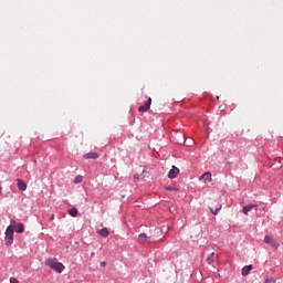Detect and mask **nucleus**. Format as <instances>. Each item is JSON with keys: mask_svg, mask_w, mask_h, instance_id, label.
Returning <instances> with one entry per match:
<instances>
[{"mask_svg": "<svg viewBox=\"0 0 283 283\" xmlns=\"http://www.w3.org/2000/svg\"><path fill=\"white\" fill-rule=\"evenodd\" d=\"M151 240L150 237H147V233H140L138 235V242H149Z\"/></svg>", "mask_w": 283, "mask_h": 283, "instance_id": "obj_10", "label": "nucleus"}, {"mask_svg": "<svg viewBox=\"0 0 283 283\" xmlns=\"http://www.w3.org/2000/svg\"><path fill=\"white\" fill-rule=\"evenodd\" d=\"M222 209V206H220L217 209L210 208V211L213 216H218V213H220V210Z\"/></svg>", "mask_w": 283, "mask_h": 283, "instance_id": "obj_15", "label": "nucleus"}, {"mask_svg": "<svg viewBox=\"0 0 283 283\" xmlns=\"http://www.w3.org/2000/svg\"><path fill=\"white\" fill-rule=\"evenodd\" d=\"M81 182H83V177H82V176H77V177L74 179V184H75V185H78V184H81Z\"/></svg>", "mask_w": 283, "mask_h": 283, "instance_id": "obj_17", "label": "nucleus"}, {"mask_svg": "<svg viewBox=\"0 0 283 283\" xmlns=\"http://www.w3.org/2000/svg\"><path fill=\"white\" fill-rule=\"evenodd\" d=\"M255 207H259L258 203L244 206L242 208V213H244V216H249V212L253 211V209H255Z\"/></svg>", "mask_w": 283, "mask_h": 283, "instance_id": "obj_6", "label": "nucleus"}, {"mask_svg": "<svg viewBox=\"0 0 283 283\" xmlns=\"http://www.w3.org/2000/svg\"><path fill=\"white\" fill-rule=\"evenodd\" d=\"M44 264L52 269V271H55V273H63V271H65V265L56 259L49 258L44 261Z\"/></svg>", "mask_w": 283, "mask_h": 283, "instance_id": "obj_1", "label": "nucleus"}, {"mask_svg": "<svg viewBox=\"0 0 283 283\" xmlns=\"http://www.w3.org/2000/svg\"><path fill=\"white\" fill-rule=\"evenodd\" d=\"M161 230H163V231H169V228H165V227H164Z\"/></svg>", "mask_w": 283, "mask_h": 283, "instance_id": "obj_22", "label": "nucleus"}, {"mask_svg": "<svg viewBox=\"0 0 283 283\" xmlns=\"http://www.w3.org/2000/svg\"><path fill=\"white\" fill-rule=\"evenodd\" d=\"M69 214H71L72 218H76V216H78V209L76 208L70 209Z\"/></svg>", "mask_w": 283, "mask_h": 283, "instance_id": "obj_14", "label": "nucleus"}, {"mask_svg": "<svg viewBox=\"0 0 283 283\" xmlns=\"http://www.w3.org/2000/svg\"><path fill=\"white\" fill-rule=\"evenodd\" d=\"M150 107H151V97H149L144 105L138 107V112H142V113L149 112Z\"/></svg>", "mask_w": 283, "mask_h": 283, "instance_id": "obj_5", "label": "nucleus"}, {"mask_svg": "<svg viewBox=\"0 0 283 283\" xmlns=\"http://www.w3.org/2000/svg\"><path fill=\"white\" fill-rule=\"evenodd\" d=\"M166 191H178V188L171 187V186H167Z\"/></svg>", "mask_w": 283, "mask_h": 283, "instance_id": "obj_18", "label": "nucleus"}, {"mask_svg": "<svg viewBox=\"0 0 283 283\" xmlns=\"http://www.w3.org/2000/svg\"><path fill=\"white\" fill-rule=\"evenodd\" d=\"M265 244H270V247H273L275 250L280 249V243L271 238V235L264 237Z\"/></svg>", "mask_w": 283, "mask_h": 283, "instance_id": "obj_3", "label": "nucleus"}, {"mask_svg": "<svg viewBox=\"0 0 283 283\" xmlns=\"http://www.w3.org/2000/svg\"><path fill=\"white\" fill-rule=\"evenodd\" d=\"M23 231H25V226H23V223H18L15 226V232L23 233Z\"/></svg>", "mask_w": 283, "mask_h": 283, "instance_id": "obj_12", "label": "nucleus"}, {"mask_svg": "<svg viewBox=\"0 0 283 283\" xmlns=\"http://www.w3.org/2000/svg\"><path fill=\"white\" fill-rule=\"evenodd\" d=\"M10 283H19V280L12 277V279H10Z\"/></svg>", "mask_w": 283, "mask_h": 283, "instance_id": "obj_20", "label": "nucleus"}, {"mask_svg": "<svg viewBox=\"0 0 283 283\" xmlns=\"http://www.w3.org/2000/svg\"><path fill=\"white\" fill-rule=\"evenodd\" d=\"M99 266L105 268V266H107V263L105 261H103L99 263Z\"/></svg>", "mask_w": 283, "mask_h": 283, "instance_id": "obj_21", "label": "nucleus"}, {"mask_svg": "<svg viewBox=\"0 0 283 283\" xmlns=\"http://www.w3.org/2000/svg\"><path fill=\"white\" fill-rule=\"evenodd\" d=\"M1 191H3V188L0 186V195H1Z\"/></svg>", "mask_w": 283, "mask_h": 283, "instance_id": "obj_24", "label": "nucleus"}, {"mask_svg": "<svg viewBox=\"0 0 283 283\" xmlns=\"http://www.w3.org/2000/svg\"><path fill=\"white\" fill-rule=\"evenodd\" d=\"M17 185L20 191H25V189H28V185L21 179H17Z\"/></svg>", "mask_w": 283, "mask_h": 283, "instance_id": "obj_8", "label": "nucleus"}, {"mask_svg": "<svg viewBox=\"0 0 283 283\" xmlns=\"http://www.w3.org/2000/svg\"><path fill=\"white\" fill-rule=\"evenodd\" d=\"M11 222L14 224V220H11Z\"/></svg>", "mask_w": 283, "mask_h": 283, "instance_id": "obj_25", "label": "nucleus"}, {"mask_svg": "<svg viewBox=\"0 0 283 283\" xmlns=\"http://www.w3.org/2000/svg\"><path fill=\"white\" fill-rule=\"evenodd\" d=\"M264 283H275V280L274 279H265Z\"/></svg>", "mask_w": 283, "mask_h": 283, "instance_id": "obj_19", "label": "nucleus"}, {"mask_svg": "<svg viewBox=\"0 0 283 283\" xmlns=\"http://www.w3.org/2000/svg\"><path fill=\"white\" fill-rule=\"evenodd\" d=\"M99 235H102V238H108L109 230H107V228H103L102 230H99Z\"/></svg>", "mask_w": 283, "mask_h": 283, "instance_id": "obj_13", "label": "nucleus"}, {"mask_svg": "<svg viewBox=\"0 0 283 283\" xmlns=\"http://www.w3.org/2000/svg\"><path fill=\"white\" fill-rule=\"evenodd\" d=\"M253 269V265H245L242 268L241 273L243 277H247L251 273V270Z\"/></svg>", "mask_w": 283, "mask_h": 283, "instance_id": "obj_9", "label": "nucleus"}, {"mask_svg": "<svg viewBox=\"0 0 283 283\" xmlns=\"http://www.w3.org/2000/svg\"><path fill=\"white\" fill-rule=\"evenodd\" d=\"M206 179L208 182H211V172H205L199 177V180Z\"/></svg>", "mask_w": 283, "mask_h": 283, "instance_id": "obj_11", "label": "nucleus"}, {"mask_svg": "<svg viewBox=\"0 0 283 283\" xmlns=\"http://www.w3.org/2000/svg\"><path fill=\"white\" fill-rule=\"evenodd\" d=\"M94 255H95V253H94V252H92V253H91V258H94Z\"/></svg>", "mask_w": 283, "mask_h": 283, "instance_id": "obj_23", "label": "nucleus"}, {"mask_svg": "<svg viewBox=\"0 0 283 283\" xmlns=\"http://www.w3.org/2000/svg\"><path fill=\"white\" fill-rule=\"evenodd\" d=\"M84 158H85V160H96V159H98V153H94V151L86 153L84 155Z\"/></svg>", "mask_w": 283, "mask_h": 283, "instance_id": "obj_7", "label": "nucleus"}, {"mask_svg": "<svg viewBox=\"0 0 283 283\" xmlns=\"http://www.w3.org/2000/svg\"><path fill=\"white\" fill-rule=\"evenodd\" d=\"M216 255V253H211L208 258H207V263L211 264L213 262V256Z\"/></svg>", "mask_w": 283, "mask_h": 283, "instance_id": "obj_16", "label": "nucleus"}, {"mask_svg": "<svg viewBox=\"0 0 283 283\" xmlns=\"http://www.w3.org/2000/svg\"><path fill=\"white\" fill-rule=\"evenodd\" d=\"M178 174H180V169L176 166H172L171 169L168 172V178L170 180H174V178L178 177Z\"/></svg>", "mask_w": 283, "mask_h": 283, "instance_id": "obj_4", "label": "nucleus"}, {"mask_svg": "<svg viewBox=\"0 0 283 283\" xmlns=\"http://www.w3.org/2000/svg\"><path fill=\"white\" fill-rule=\"evenodd\" d=\"M14 243V229L12 226H9L6 230L4 244L6 247H12Z\"/></svg>", "mask_w": 283, "mask_h": 283, "instance_id": "obj_2", "label": "nucleus"}]
</instances>
